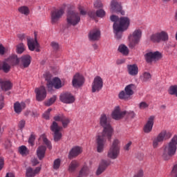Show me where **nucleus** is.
I'll return each mask as SVG.
<instances>
[{"label":"nucleus","mask_w":177,"mask_h":177,"mask_svg":"<svg viewBox=\"0 0 177 177\" xmlns=\"http://www.w3.org/2000/svg\"><path fill=\"white\" fill-rule=\"evenodd\" d=\"M100 124L104 129L102 135L96 136L95 142L97 145V153H103V150H104V145H106V139L111 140L113 129L110 124V121L107 120V115L104 113H102L100 118Z\"/></svg>","instance_id":"nucleus-1"},{"label":"nucleus","mask_w":177,"mask_h":177,"mask_svg":"<svg viewBox=\"0 0 177 177\" xmlns=\"http://www.w3.org/2000/svg\"><path fill=\"white\" fill-rule=\"evenodd\" d=\"M162 158L165 161L171 160V157H174L176 153L177 149V136L175 135L170 142L162 147Z\"/></svg>","instance_id":"nucleus-2"},{"label":"nucleus","mask_w":177,"mask_h":177,"mask_svg":"<svg viewBox=\"0 0 177 177\" xmlns=\"http://www.w3.org/2000/svg\"><path fill=\"white\" fill-rule=\"evenodd\" d=\"M130 23L131 21L129 20V18L127 17H122L119 18L118 23H113V32L118 39H121L122 32L128 30Z\"/></svg>","instance_id":"nucleus-3"},{"label":"nucleus","mask_w":177,"mask_h":177,"mask_svg":"<svg viewBox=\"0 0 177 177\" xmlns=\"http://www.w3.org/2000/svg\"><path fill=\"white\" fill-rule=\"evenodd\" d=\"M142 38V30L136 29L133 34H130L129 36V48L130 49H135L136 45H139L140 42V39Z\"/></svg>","instance_id":"nucleus-4"},{"label":"nucleus","mask_w":177,"mask_h":177,"mask_svg":"<svg viewBox=\"0 0 177 177\" xmlns=\"http://www.w3.org/2000/svg\"><path fill=\"white\" fill-rule=\"evenodd\" d=\"M172 136V133L167 130H162L156 137L153 138L152 146L153 149H157L160 143H162L163 140H168Z\"/></svg>","instance_id":"nucleus-5"},{"label":"nucleus","mask_w":177,"mask_h":177,"mask_svg":"<svg viewBox=\"0 0 177 177\" xmlns=\"http://www.w3.org/2000/svg\"><path fill=\"white\" fill-rule=\"evenodd\" d=\"M66 21L68 26L75 27L81 21L80 14L74 10H69L66 15Z\"/></svg>","instance_id":"nucleus-6"},{"label":"nucleus","mask_w":177,"mask_h":177,"mask_svg":"<svg viewBox=\"0 0 177 177\" xmlns=\"http://www.w3.org/2000/svg\"><path fill=\"white\" fill-rule=\"evenodd\" d=\"M136 89V86L133 84L127 85L124 88V91H122L119 95V99L122 100H129L132 95L135 93L134 91Z\"/></svg>","instance_id":"nucleus-7"},{"label":"nucleus","mask_w":177,"mask_h":177,"mask_svg":"<svg viewBox=\"0 0 177 177\" xmlns=\"http://www.w3.org/2000/svg\"><path fill=\"white\" fill-rule=\"evenodd\" d=\"M168 33L165 31L155 33L150 37L151 41L156 44H160L161 41L166 42V41H168Z\"/></svg>","instance_id":"nucleus-8"},{"label":"nucleus","mask_w":177,"mask_h":177,"mask_svg":"<svg viewBox=\"0 0 177 177\" xmlns=\"http://www.w3.org/2000/svg\"><path fill=\"white\" fill-rule=\"evenodd\" d=\"M63 15H64V10L63 8L55 9L51 11V24H57L60 21V19L63 17Z\"/></svg>","instance_id":"nucleus-9"},{"label":"nucleus","mask_w":177,"mask_h":177,"mask_svg":"<svg viewBox=\"0 0 177 177\" xmlns=\"http://www.w3.org/2000/svg\"><path fill=\"white\" fill-rule=\"evenodd\" d=\"M63 129V127L59 126L57 122H53V124L50 126V130L52 132H53V138H54V142H59L60 139H62V131Z\"/></svg>","instance_id":"nucleus-10"},{"label":"nucleus","mask_w":177,"mask_h":177,"mask_svg":"<svg viewBox=\"0 0 177 177\" xmlns=\"http://www.w3.org/2000/svg\"><path fill=\"white\" fill-rule=\"evenodd\" d=\"M145 59L147 63H153V62H157V60H160L162 57V55L161 53L158 51L156 52H148L145 55Z\"/></svg>","instance_id":"nucleus-11"},{"label":"nucleus","mask_w":177,"mask_h":177,"mask_svg":"<svg viewBox=\"0 0 177 177\" xmlns=\"http://www.w3.org/2000/svg\"><path fill=\"white\" fill-rule=\"evenodd\" d=\"M53 86L55 89H60L62 88V80L59 77H55L52 80H47V88L49 91L53 89Z\"/></svg>","instance_id":"nucleus-12"},{"label":"nucleus","mask_w":177,"mask_h":177,"mask_svg":"<svg viewBox=\"0 0 177 177\" xmlns=\"http://www.w3.org/2000/svg\"><path fill=\"white\" fill-rule=\"evenodd\" d=\"M111 10L116 13H121L122 16L125 15V12L122 10L121 2L119 0H111Z\"/></svg>","instance_id":"nucleus-13"},{"label":"nucleus","mask_w":177,"mask_h":177,"mask_svg":"<svg viewBox=\"0 0 177 177\" xmlns=\"http://www.w3.org/2000/svg\"><path fill=\"white\" fill-rule=\"evenodd\" d=\"M103 88V79L100 76H96L92 83V92H99Z\"/></svg>","instance_id":"nucleus-14"},{"label":"nucleus","mask_w":177,"mask_h":177,"mask_svg":"<svg viewBox=\"0 0 177 177\" xmlns=\"http://www.w3.org/2000/svg\"><path fill=\"white\" fill-rule=\"evenodd\" d=\"M59 100L62 103H65L66 104H71V103H74V102H75V97H74V95L68 92L62 93L59 96Z\"/></svg>","instance_id":"nucleus-15"},{"label":"nucleus","mask_w":177,"mask_h":177,"mask_svg":"<svg viewBox=\"0 0 177 177\" xmlns=\"http://www.w3.org/2000/svg\"><path fill=\"white\" fill-rule=\"evenodd\" d=\"M36 93V100L38 102H42V100H45L46 97V89L44 86H40L39 88H37L35 90Z\"/></svg>","instance_id":"nucleus-16"},{"label":"nucleus","mask_w":177,"mask_h":177,"mask_svg":"<svg viewBox=\"0 0 177 177\" xmlns=\"http://www.w3.org/2000/svg\"><path fill=\"white\" fill-rule=\"evenodd\" d=\"M102 32H100V29L95 28L89 32L88 38L90 41H99Z\"/></svg>","instance_id":"nucleus-17"},{"label":"nucleus","mask_w":177,"mask_h":177,"mask_svg":"<svg viewBox=\"0 0 177 177\" xmlns=\"http://www.w3.org/2000/svg\"><path fill=\"white\" fill-rule=\"evenodd\" d=\"M28 46L29 50L34 51L35 50L36 52H39V44H38V41H37V33L35 32V40H28Z\"/></svg>","instance_id":"nucleus-18"},{"label":"nucleus","mask_w":177,"mask_h":177,"mask_svg":"<svg viewBox=\"0 0 177 177\" xmlns=\"http://www.w3.org/2000/svg\"><path fill=\"white\" fill-rule=\"evenodd\" d=\"M84 76L80 75V73H77L74 75L72 84L75 88H80V86H82V85H84Z\"/></svg>","instance_id":"nucleus-19"},{"label":"nucleus","mask_w":177,"mask_h":177,"mask_svg":"<svg viewBox=\"0 0 177 177\" xmlns=\"http://www.w3.org/2000/svg\"><path fill=\"white\" fill-rule=\"evenodd\" d=\"M155 119L156 116L154 115H151L148 118V120L143 128L145 133H150V132L153 131V126L154 125Z\"/></svg>","instance_id":"nucleus-20"},{"label":"nucleus","mask_w":177,"mask_h":177,"mask_svg":"<svg viewBox=\"0 0 177 177\" xmlns=\"http://www.w3.org/2000/svg\"><path fill=\"white\" fill-rule=\"evenodd\" d=\"M126 114L127 111H121L120 106H116L112 112V118H113V120H121Z\"/></svg>","instance_id":"nucleus-21"},{"label":"nucleus","mask_w":177,"mask_h":177,"mask_svg":"<svg viewBox=\"0 0 177 177\" xmlns=\"http://www.w3.org/2000/svg\"><path fill=\"white\" fill-rule=\"evenodd\" d=\"M55 121H60L62 122V124L63 128H67L68 127V124H70V118L66 117L63 114H59L54 117Z\"/></svg>","instance_id":"nucleus-22"},{"label":"nucleus","mask_w":177,"mask_h":177,"mask_svg":"<svg viewBox=\"0 0 177 177\" xmlns=\"http://www.w3.org/2000/svg\"><path fill=\"white\" fill-rule=\"evenodd\" d=\"M82 153V147L79 146L73 147L68 153L69 160H73V158H75V157H78L80 154Z\"/></svg>","instance_id":"nucleus-23"},{"label":"nucleus","mask_w":177,"mask_h":177,"mask_svg":"<svg viewBox=\"0 0 177 177\" xmlns=\"http://www.w3.org/2000/svg\"><path fill=\"white\" fill-rule=\"evenodd\" d=\"M110 164H111V162H110V160H102L96 171V174L100 175L101 174H103V172L106 171V169L107 168V167H109V165H110Z\"/></svg>","instance_id":"nucleus-24"},{"label":"nucleus","mask_w":177,"mask_h":177,"mask_svg":"<svg viewBox=\"0 0 177 177\" xmlns=\"http://www.w3.org/2000/svg\"><path fill=\"white\" fill-rule=\"evenodd\" d=\"M41 172V167H37L35 168V169H32V167H28L26 169V177H33L35 176V175H38Z\"/></svg>","instance_id":"nucleus-25"},{"label":"nucleus","mask_w":177,"mask_h":177,"mask_svg":"<svg viewBox=\"0 0 177 177\" xmlns=\"http://www.w3.org/2000/svg\"><path fill=\"white\" fill-rule=\"evenodd\" d=\"M31 56L29 55H25L21 57V64H22L24 68H27L31 64Z\"/></svg>","instance_id":"nucleus-26"},{"label":"nucleus","mask_w":177,"mask_h":177,"mask_svg":"<svg viewBox=\"0 0 177 177\" xmlns=\"http://www.w3.org/2000/svg\"><path fill=\"white\" fill-rule=\"evenodd\" d=\"M127 70L129 75H132L133 77L138 75V73H139V68L137 64L128 65Z\"/></svg>","instance_id":"nucleus-27"},{"label":"nucleus","mask_w":177,"mask_h":177,"mask_svg":"<svg viewBox=\"0 0 177 177\" xmlns=\"http://www.w3.org/2000/svg\"><path fill=\"white\" fill-rule=\"evenodd\" d=\"M120 156V151L117 149H113V148H110L107 153L108 158H111V160H117L118 156Z\"/></svg>","instance_id":"nucleus-28"},{"label":"nucleus","mask_w":177,"mask_h":177,"mask_svg":"<svg viewBox=\"0 0 177 177\" xmlns=\"http://www.w3.org/2000/svg\"><path fill=\"white\" fill-rule=\"evenodd\" d=\"M0 86L2 91H10L13 85L9 81H3L2 79H0Z\"/></svg>","instance_id":"nucleus-29"},{"label":"nucleus","mask_w":177,"mask_h":177,"mask_svg":"<svg viewBox=\"0 0 177 177\" xmlns=\"http://www.w3.org/2000/svg\"><path fill=\"white\" fill-rule=\"evenodd\" d=\"M26 109V103L17 102L14 104V110L17 114H20Z\"/></svg>","instance_id":"nucleus-30"},{"label":"nucleus","mask_w":177,"mask_h":177,"mask_svg":"<svg viewBox=\"0 0 177 177\" xmlns=\"http://www.w3.org/2000/svg\"><path fill=\"white\" fill-rule=\"evenodd\" d=\"M7 61L9 62L10 66H17L20 63V58L16 55H12L7 59Z\"/></svg>","instance_id":"nucleus-31"},{"label":"nucleus","mask_w":177,"mask_h":177,"mask_svg":"<svg viewBox=\"0 0 177 177\" xmlns=\"http://www.w3.org/2000/svg\"><path fill=\"white\" fill-rule=\"evenodd\" d=\"M46 147L45 146H40L37 149V157L39 160H42L45 157Z\"/></svg>","instance_id":"nucleus-32"},{"label":"nucleus","mask_w":177,"mask_h":177,"mask_svg":"<svg viewBox=\"0 0 177 177\" xmlns=\"http://www.w3.org/2000/svg\"><path fill=\"white\" fill-rule=\"evenodd\" d=\"M0 70H3L4 73H9L10 71V64H9L7 59L2 64H0Z\"/></svg>","instance_id":"nucleus-33"},{"label":"nucleus","mask_w":177,"mask_h":177,"mask_svg":"<svg viewBox=\"0 0 177 177\" xmlns=\"http://www.w3.org/2000/svg\"><path fill=\"white\" fill-rule=\"evenodd\" d=\"M120 145H121V141H120V140L115 138V140H113L110 148L120 151Z\"/></svg>","instance_id":"nucleus-34"},{"label":"nucleus","mask_w":177,"mask_h":177,"mask_svg":"<svg viewBox=\"0 0 177 177\" xmlns=\"http://www.w3.org/2000/svg\"><path fill=\"white\" fill-rule=\"evenodd\" d=\"M168 93L171 96H176L177 97V85L170 86L168 89Z\"/></svg>","instance_id":"nucleus-35"},{"label":"nucleus","mask_w":177,"mask_h":177,"mask_svg":"<svg viewBox=\"0 0 177 177\" xmlns=\"http://www.w3.org/2000/svg\"><path fill=\"white\" fill-rule=\"evenodd\" d=\"M118 50L119 52H120V53L124 55L125 56H127L129 53V50L128 49V47H127V46L124 44H122L119 46Z\"/></svg>","instance_id":"nucleus-36"},{"label":"nucleus","mask_w":177,"mask_h":177,"mask_svg":"<svg viewBox=\"0 0 177 177\" xmlns=\"http://www.w3.org/2000/svg\"><path fill=\"white\" fill-rule=\"evenodd\" d=\"M18 11L19 13H21V15H25V16H28V15H30V10L28 9V7L26 6L19 7Z\"/></svg>","instance_id":"nucleus-37"},{"label":"nucleus","mask_w":177,"mask_h":177,"mask_svg":"<svg viewBox=\"0 0 177 177\" xmlns=\"http://www.w3.org/2000/svg\"><path fill=\"white\" fill-rule=\"evenodd\" d=\"M41 139H42L44 145L47 146L48 149H49V150H52V144L50 143V141L48 140L45 134H42L41 136Z\"/></svg>","instance_id":"nucleus-38"},{"label":"nucleus","mask_w":177,"mask_h":177,"mask_svg":"<svg viewBox=\"0 0 177 177\" xmlns=\"http://www.w3.org/2000/svg\"><path fill=\"white\" fill-rule=\"evenodd\" d=\"M79 164L77 160H73L68 167L69 172H74L77 169Z\"/></svg>","instance_id":"nucleus-39"},{"label":"nucleus","mask_w":177,"mask_h":177,"mask_svg":"<svg viewBox=\"0 0 177 177\" xmlns=\"http://www.w3.org/2000/svg\"><path fill=\"white\" fill-rule=\"evenodd\" d=\"M24 50H26V46H24L23 43H21L17 45L16 46L17 53H18L19 55H21V53H23Z\"/></svg>","instance_id":"nucleus-40"},{"label":"nucleus","mask_w":177,"mask_h":177,"mask_svg":"<svg viewBox=\"0 0 177 177\" xmlns=\"http://www.w3.org/2000/svg\"><path fill=\"white\" fill-rule=\"evenodd\" d=\"M151 80V75L150 73L145 72L142 74V81L143 82H148V81H150Z\"/></svg>","instance_id":"nucleus-41"},{"label":"nucleus","mask_w":177,"mask_h":177,"mask_svg":"<svg viewBox=\"0 0 177 177\" xmlns=\"http://www.w3.org/2000/svg\"><path fill=\"white\" fill-rule=\"evenodd\" d=\"M93 6L95 9H100V8H103V3H102V0L94 1Z\"/></svg>","instance_id":"nucleus-42"},{"label":"nucleus","mask_w":177,"mask_h":177,"mask_svg":"<svg viewBox=\"0 0 177 177\" xmlns=\"http://www.w3.org/2000/svg\"><path fill=\"white\" fill-rule=\"evenodd\" d=\"M82 176H86L89 175V169L86 167H82L80 173Z\"/></svg>","instance_id":"nucleus-43"},{"label":"nucleus","mask_w":177,"mask_h":177,"mask_svg":"<svg viewBox=\"0 0 177 177\" xmlns=\"http://www.w3.org/2000/svg\"><path fill=\"white\" fill-rule=\"evenodd\" d=\"M62 164V160L60 158H57L54 160L53 162V169H59L60 168V165Z\"/></svg>","instance_id":"nucleus-44"},{"label":"nucleus","mask_w":177,"mask_h":177,"mask_svg":"<svg viewBox=\"0 0 177 177\" xmlns=\"http://www.w3.org/2000/svg\"><path fill=\"white\" fill-rule=\"evenodd\" d=\"M97 17L103 18L106 16V11L103 9H99L96 11Z\"/></svg>","instance_id":"nucleus-45"},{"label":"nucleus","mask_w":177,"mask_h":177,"mask_svg":"<svg viewBox=\"0 0 177 177\" xmlns=\"http://www.w3.org/2000/svg\"><path fill=\"white\" fill-rule=\"evenodd\" d=\"M50 46L52 47L53 50H55V52H57V50H59V43L56 41H52L50 43Z\"/></svg>","instance_id":"nucleus-46"},{"label":"nucleus","mask_w":177,"mask_h":177,"mask_svg":"<svg viewBox=\"0 0 177 177\" xmlns=\"http://www.w3.org/2000/svg\"><path fill=\"white\" fill-rule=\"evenodd\" d=\"M56 102V95L53 96L51 98L49 99V100L46 101L45 102L46 106H52V104Z\"/></svg>","instance_id":"nucleus-47"},{"label":"nucleus","mask_w":177,"mask_h":177,"mask_svg":"<svg viewBox=\"0 0 177 177\" xmlns=\"http://www.w3.org/2000/svg\"><path fill=\"white\" fill-rule=\"evenodd\" d=\"M19 153L20 154H22V156H25L26 154H27V147H26V146L22 145L19 147Z\"/></svg>","instance_id":"nucleus-48"},{"label":"nucleus","mask_w":177,"mask_h":177,"mask_svg":"<svg viewBox=\"0 0 177 177\" xmlns=\"http://www.w3.org/2000/svg\"><path fill=\"white\" fill-rule=\"evenodd\" d=\"M110 20L111 21H113V23H119L120 21V18L117 15H111L110 17Z\"/></svg>","instance_id":"nucleus-49"},{"label":"nucleus","mask_w":177,"mask_h":177,"mask_svg":"<svg viewBox=\"0 0 177 177\" xmlns=\"http://www.w3.org/2000/svg\"><path fill=\"white\" fill-rule=\"evenodd\" d=\"M52 109H48L46 112L44 113L43 118H44L45 120H49V115Z\"/></svg>","instance_id":"nucleus-50"},{"label":"nucleus","mask_w":177,"mask_h":177,"mask_svg":"<svg viewBox=\"0 0 177 177\" xmlns=\"http://www.w3.org/2000/svg\"><path fill=\"white\" fill-rule=\"evenodd\" d=\"M35 141V136L34 134H31L28 139V143L31 145V146H34Z\"/></svg>","instance_id":"nucleus-51"},{"label":"nucleus","mask_w":177,"mask_h":177,"mask_svg":"<svg viewBox=\"0 0 177 177\" xmlns=\"http://www.w3.org/2000/svg\"><path fill=\"white\" fill-rule=\"evenodd\" d=\"M147 107H149V104H147V103L145 102H142L139 104V108L140 109V110H145V109H147Z\"/></svg>","instance_id":"nucleus-52"},{"label":"nucleus","mask_w":177,"mask_h":177,"mask_svg":"<svg viewBox=\"0 0 177 177\" xmlns=\"http://www.w3.org/2000/svg\"><path fill=\"white\" fill-rule=\"evenodd\" d=\"M24 127H26V120H20L18 123V127L19 128V129H23Z\"/></svg>","instance_id":"nucleus-53"},{"label":"nucleus","mask_w":177,"mask_h":177,"mask_svg":"<svg viewBox=\"0 0 177 177\" xmlns=\"http://www.w3.org/2000/svg\"><path fill=\"white\" fill-rule=\"evenodd\" d=\"M88 15L91 19H95L96 17H97V15H96V12L95 10L89 11Z\"/></svg>","instance_id":"nucleus-54"},{"label":"nucleus","mask_w":177,"mask_h":177,"mask_svg":"<svg viewBox=\"0 0 177 177\" xmlns=\"http://www.w3.org/2000/svg\"><path fill=\"white\" fill-rule=\"evenodd\" d=\"M125 115H127V117H130V118H135V112H133V111H126V114Z\"/></svg>","instance_id":"nucleus-55"},{"label":"nucleus","mask_w":177,"mask_h":177,"mask_svg":"<svg viewBox=\"0 0 177 177\" xmlns=\"http://www.w3.org/2000/svg\"><path fill=\"white\" fill-rule=\"evenodd\" d=\"M5 97L3 95H0V110H2L3 107L5 106V104L3 103Z\"/></svg>","instance_id":"nucleus-56"},{"label":"nucleus","mask_w":177,"mask_h":177,"mask_svg":"<svg viewBox=\"0 0 177 177\" xmlns=\"http://www.w3.org/2000/svg\"><path fill=\"white\" fill-rule=\"evenodd\" d=\"M171 174L174 177H177V165L174 166Z\"/></svg>","instance_id":"nucleus-57"},{"label":"nucleus","mask_w":177,"mask_h":177,"mask_svg":"<svg viewBox=\"0 0 177 177\" xmlns=\"http://www.w3.org/2000/svg\"><path fill=\"white\" fill-rule=\"evenodd\" d=\"M3 165H5V160L3 159V157L0 156V171L3 168Z\"/></svg>","instance_id":"nucleus-58"},{"label":"nucleus","mask_w":177,"mask_h":177,"mask_svg":"<svg viewBox=\"0 0 177 177\" xmlns=\"http://www.w3.org/2000/svg\"><path fill=\"white\" fill-rule=\"evenodd\" d=\"M125 63V59H120L116 60V64L120 65V64H124Z\"/></svg>","instance_id":"nucleus-59"},{"label":"nucleus","mask_w":177,"mask_h":177,"mask_svg":"<svg viewBox=\"0 0 177 177\" xmlns=\"http://www.w3.org/2000/svg\"><path fill=\"white\" fill-rule=\"evenodd\" d=\"M79 10L80 12V15L82 16H85V15H86V11L84 10V8H82V6L79 7Z\"/></svg>","instance_id":"nucleus-60"},{"label":"nucleus","mask_w":177,"mask_h":177,"mask_svg":"<svg viewBox=\"0 0 177 177\" xmlns=\"http://www.w3.org/2000/svg\"><path fill=\"white\" fill-rule=\"evenodd\" d=\"M0 55H5V47L2 44H0Z\"/></svg>","instance_id":"nucleus-61"},{"label":"nucleus","mask_w":177,"mask_h":177,"mask_svg":"<svg viewBox=\"0 0 177 177\" xmlns=\"http://www.w3.org/2000/svg\"><path fill=\"white\" fill-rule=\"evenodd\" d=\"M131 145H132V142H129V143H127L124 146V150H127L128 151V150H129V148L131 147Z\"/></svg>","instance_id":"nucleus-62"},{"label":"nucleus","mask_w":177,"mask_h":177,"mask_svg":"<svg viewBox=\"0 0 177 177\" xmlns=\"http://www.w3.org/2000/svg\"><path fill=\"white\" fill-rule=\"evenodd\" d=\"M34 166L37 165V164H39V162L38 161V159L34 158L32 161Z\"/></svg>","instance_id":"nucleus-63"},{"label":"nucleus","mask_w":177,"mask_h":177,"mask_svg":"<svg viewBox=\"0 0 177 177\" xmlns=\"http://www.w3.org/2000/svg\"><path fill=\"white\" fill-rule=\"evenodd\" d=\"M6 177H15L13 173H7Z\"/></svg>","instance_id":"nucleus-64"}]
</instances>
